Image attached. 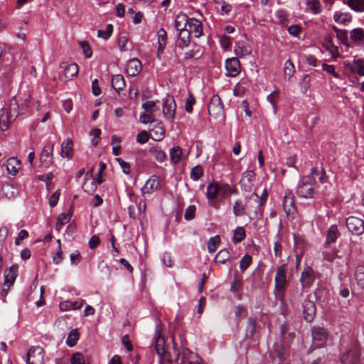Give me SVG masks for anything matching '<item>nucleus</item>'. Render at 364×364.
Masks as SVG:
<instances>
[{
  "mask_svg": "<svg viewBox=\"0 0 364 364\" xmlns=\"http://www.w3.org/2000/svg\"><path fill=\"white\" fill-rule=\"evenodd\" d=\"M314 175H319L316 168H312L309 175L300 178L296 185V194L300 198H314L317 193V183Z\"/></svg>",
  "mask_w": 364,
  "mask_h": 364,
  "instance_id": "obj_1",
  "label": "nucleus"
},
{
  "mask_svg": "<svg viewBox=\"0 0 364 364\" xmlns=\"http://www.w3.org/2000/svg\"><path fill=\"white\" fill-rule=\"evenodd\" d=\"M287 285V269L285 265L278 267L274 278V294L277 298H282Z\"/></svg>",
  "mask_w": 364,
  "mask_h": 364,
  "instance_id": "obj_2",
  "label": "nucleus"
},
{
  "mask_svg": "<svg viewBox=\"0 0 364 364\" xmlns=\"http://www.w3.org/2000/svg\"><path fill=\"white\" fill-rule=\"evenodd\" d=\"M208 113L215 119H224V108L220 97L218 95L212 97L208 105Z\"/></svg>",
  "mask_w": 364,
  "mask_h": 364,
  "instance_id": "obj_3",
  "label": "nucleus"
},
{
  "mask_svg": "<svg viewBox=\"0 0 364 364\" xmlns=\"http://www.w3.org/2000/svg\"><path fill=\"white\" fill-rule=\"evenodd\" d=\"M177 359H181V364H202L201 359L188 348L178 351Z\"/></svg>",
  "mask_w": 364,
  "mask_h": 364,
  "instance_id": "obj_4",
  "label": "nucleus"
},
{
  "mask_svg": "<svg viewBox=\"0 0 364 364\" xmlns=\"http://www.w3.org/2000/svg\"><path fill=\"white\" fill-rule=\"evenodd\" d=\"M44 351L41 347L31 348L26 355V364H43Z\"/></svg>",
  "mask_w": 364,
  "mask_h": 364,
  "instance_id": "obj_5",
  "label": "nucleus"
},
{
  "mask_svg": "<svg viewBox=\"0 0 364 364\" xmlns=\"http://www.w3.org/2000/svg\"><path fill=\"white\" fill-rule=\"evenodd\" d=\"M176 105L174 97L171 95H167L163 99V114L168 119H173L175 116Z\"/></svg>",
  "mask_w": 364,
  "mask_h": 364,
  "instance_id": "obj_6",
  "label": "nucleus"
},
{
  "mask_svg": "<svg viewBox=\"0 0 364 364\" xmlns=\"http://www.w3.org/2000/svg\"><path fill=\"white\" fill-rule=\"evenodd\" d=\"M54 144L51 142L47 143L40 156L41 166L43 168H48L53 164Z\"/></svg>",
  "mask_w": 364,
  "mask_h": 364,
  "instance_id": "obj_7",
  "label": "nucleus"
},
{
  "mask_svg": "<svg viewBox=\"0 0 364 364\" xmlns=\"http://www.w3.org/2000/svg\"><path fill=\"white\" fill-rule=\"evenodd\" d=\"M346 226L350 232L360 235L364 231V222L362 219L356 217H349L346 219Z\"/></svg>",
  "mask_w": 364,
  "mask_h": 364,
  "instance_id": "obj_8",
  "label": "nucleus"
},
{
  "mask_svg": "<svg viewBox=\"0 0 364 364\" xmlns=\"http://www.w3.org/2000/svg\"><path fill=\"white\" fill-rule=\"evenodd\" d=\"M190 44V35L188 31H182L178 33V37L176 41L175 53L176 55H181V51L187 48Z\"/></svg>",
  "mask_w": 364,
  "mask_h": 364,
  "instance_id": "obj_9",
  "label": "nucleus"
},
{
  "mask_svg": "<svg viewBox=\"0 0 364 364\" xmlns=\"http://www.w3.org/2000/svg\"><path fill=\"white\" fill-rule=\"evenodd\" d=\"M343 65L346 70L364 77V59H355L353 63L345 61Z\"/></svg>",
  "mask_w": 364,
  "mask_h": 364,
  "instance_id": "obj_10",
  "label": "nucleus"
},
{
  "mask_svg": "<svg viewBox=\"0 0 364 364\" xmlns=\"http://www.w3.org/2000/svg\"><path fill=\"white\" fill-rule=\"evenodd\" d=\"M315 279V272L310 267L304 269L301 275V284L304 289L310 288Z\"/></svg>",
  "mask_w": 364,
  "mask_h": 364,
  "instance_id": "obj_11",
  "label": "nucleus"
},
{
  "mask_svg": "<svg viewBox=\"0 0 364 364\" xmlns=\"http://www.w3.org/2000/svg\"><path fill=\"white\" fill-rule=\"evenodd\" d=\"M225 65L229 77H236L240 72V63L237 58H228Z\"/></svg>",
  "mask_w": 364,
  "mask_h": 364,
  "instance_id": "obj_12",
  "label": "nucleus"
},
{
  "mask_svg": "<svg viewBox=\"0 0 364 364\" xmlns=\"http://www.w3.org/2000/svg\"><path fill=\"white\" fill-rule=\"evenodd\" d=\"M312 339L317 347H321L327 339V332L321 327H314L312 328Z\"/></svg>",
  "mask_w": 364,
  "mask_h": 364,
  "instance_id": "obj_13",
  "label": "nucleus"
},
{
  "mask_svg": "<svg viewBox=\"0 0 364 364\" xmlns=\"http://www.w3.org/2000/svg\"><path fill=\"white\" fill-rule=\"evenodd\" d=\"M18 267L17 264L11 265L9 269L4 271V286L10 288L13 286L16 278L18 276Z\"/></svg>",
  "mask_w": 364,
  "mask_h": 364,
  "instance_id": "obj_14",
  "label": "nucleus"
},
{
  "mask_svg": "<svg viewBox=\"0 0 364 364\" xmlns=\"http://www.w3.org/2000/svg\"><path fill=\"white\" fill-rule=\"evenodd\" d=\"M304 318L307 322H311L316 314V306L313 301L306 299L303 302Z\"/></svg>",
  "mask_w": 364,
  "mask_h": 364,
  "instance_id": "obj_15",
  "label": "nucleus"
},
{
  "mask_svg": "<svg viewBox=\"0 0 364 364\" xmlns=\"http://www.w3.org/2000/svg\"><path fill=\"white\" fill-rule=\"evenodd\" d=\"M360 358V351L353 348L348 350L341 358V362L343 364H358Z\"/></svg>",
  "mask_w": 364,
  "mask_h": 364,
  "instance_id": "obj_16",
  "label": "nucleus"
},
{
  "mask_svg": "<svg viewBox=\"0 0 364 364\" xmlns=\"http://www.w3.org/2000/svg\"><path fill=\"white\" fill-rule=\"evenodd\" d=\"M141 63L137 58H132L127 63L126 71L129 76H136L141 72Z\"/></svg>",
  "mask_w": 364,
  "mask_h": 364,
  "instance_id": "obj_17",
  "label": "nucleus"
},
{
  "mask_svg": "<svg viewBox=\"0 0 364 364\" xmlns=\"http://www.w3.org/2000/svg\"><path fill=\"white\" fill-rule=\"evenodd\" d=\"M188 28L187 29L189 32V35L192 33L196 38H199L203 34L202 23L194 18H188V22L187 23Z\"/></svg>",
  "mask_w": 364,
  "mask_h": 364,
  "instance_id": "obj_18",
  "label": "nucleus"
},
{
  "mask_svg": "<svg viewBox=\"0 0 364 364\" xmlns=\"http://www.w3.org/2000/svg\"><path fill=\"white\" fill-rule=\"evenodd\" d=\"M255 176V173L252 170H247L242 173L240 184L242 188L245 191H250L251 190Z\"/></svg>",
  "mask_w": 364,
  "mask_h": 364,
  "instance_id": "obj_19",
  "label": "nucleus"
},
{
  "mask_svg": "<svg viewBox=\"0 0 364 364\" xmlns=\"http://www.w3.org/2000/svg\"><path fill=\"white\" fill-rule=\"evenodd\" d=\"M305 11L313 15H318L322 12V6L319 0H306Z\"/></svg>",
  "mask_w": 364,
  "mask_h": 364,
  "instance_id": "obj_20",
  "label": "nucleus"
},
{
  "mask_svg": "<svg viewBox=\"0 0 364 364\" xmlns=\"http://www.w3.org/2000/svg\"><path fill=\"white\" fill-rule=\"evenodd\" d=\"M159 178L155 176H152L146 181L144 186L142 188L143 193L149 194L156 191L159 187Z\"/></svg>",
  "mask_w": 364,
  "mask_h": 364,
  "instance_id": "obj_21",
  "label": "nucleus"
},
{
  "mask_svg": "<svg viewBox=\"0 0 364 364\" xmlns=\"http://www.w3.org/2000/svg\"><path fill=\"white\" fill-rule=\"evenodd\" d=\"M340 235L338 227L336 225H331L327 232L326 239L324 244V248H327L332 243L336 242L337 238Z\"/></svg>",
  "mask_w": 364,
  "mask_h": 364,
  "instance_id": "obj_22",
  "label": "nucleus"
},
{
  "mask_svg": "<svg viewBox=\"0 0 364 364\" xmlns=\"http://www.w3.org/2000/svg\"><path fill=\"white\" fill-rule=\"evenodd\" d=\"M234 53L239 58H242L251 53L250 47L244 41L235 43Z\"/></svg>",
  "mask_w": 364,
  "mask_h": 364,
  "instance_id": "obj_23",
  "label": "nucleus"
},
{
  "mask_svg": "<svg viewBox=\"0 0 364 364\" xmlns=\"http://www.w3.org/2000/svg\"><path fill=\"white\" fill-rule=\"evenodd\" d=\"M283 207L287 215L294 213L295 207L294 205L293 196L290 192H287L284 197Z\"/></svg>",
  "mask_w": 364,
  "mask_h": 364,
  "instance_id": "obj_24",
  "label": "nucleus"
},
{
  "mask_svg": "<svg viewBox=\"0 0 364 364\" xmlns=\"http://www.w3.org/2000/svg\"><path fill=\"white\" fill-rule=\"evenodd\" d=\"M157 39H158V50H157V55H160L163 53L167 40V33L164 28H161L157 31Z\"/></svg>",
  "mask_w": 364,
  "mask_h": 364,
  "instance_id": "obj_25",
  "label": "nucleus"
},
{
  "mask_svg": "<svg viewBox=\"0 0 364 364\" xmlns=\"http://www.w3.org/2000/svg\"><path fill=\"white\" fill-rule=\"evenodd\" d=\"M83 304L82 300L71 301H61L59 304V307L60 311H68L70 310H76L79 309L82 307Z\"/></svg>",
  "mask_w": 364,
  "mask_h": 364,
  "instance_id": "obj_26",
  "label": "nucleus"
},
{
  "mask_svg": "<svg viewBox=\"0 0 364 364\" xmlns=\"http://www.w3.org/2000/svg\"><path fill=\"white\" fill-rule=\"evenodd\" d=\"M151 138L156 141L162 140L165 136V130L161 122H157L150 130Z\"/></svg>",
  "mask_w": 364,
  "mask_h": 364,
  "instance_id": "obj_27",
  "label": "nucleus"
},
{
  "mask_svg": "<svg viewBox=\"0 0 364 364\" xmlns=\"http://www.w3.org/2000/svg\"><path fill=\"white\" fill-rule=\"evenodd\" d=\"M6 167L10 174L15 176L21 168V161L16 157H11L7 160Z\"/></svg>",
  "mask_w": 364,
  "mask_h": 364,
  "instance_id": "obj_28",
  "label": "nucleus"
},
{
  "mask_svg": "<svg viewBox=\"0 0 364 364\" xmlns=\"http://www.w3.org/2000/svg\"><path fill=\"white\" fill-rule=\"evenodd\" d=\"M60 67L64 69V75L67 79H72L78 74L79 69L76 63H63Z\"/></svg>",
  "mask_w": 364,
  "mask_h": 364,
  "instance_id": "obj_29",
  "label": "nucleus"
},
{
  "mask_svg": "<svg viewBox=\"0 0 364 364\" xmlns=\"http://www.w3.org/2000/svg\"><path fill=\"white\" fill-rule=\"evenodd\" d=\"M73 141L70 139H67L61 144L60 156L63 158L70 159L73 155Z\"/></svg>",
  "mask_w": 364,
  "mask_h": 364,
  "instance_id": "obj_30",
  "label": "nucleus"
},
{
  "mask_svg": "<svg viewBox=\"0 0 364 364\" xmlns=\"http://www.w3.org/2000/svg\"><path fill=\"white\" fill-rule=\"evenodd\" d=\"M188 22V17L185 14H179L176 16L174 26L176 29L179 32L182 31H188L186 27Z\"/></svg>",
  "mask_w": 364,
  "mask_h": 364,
  "instance_id": "obj_31",
  "label": "nucleus"
},
{
  "mask_svg": "<svg viewBox=\"0 0 364 364\" xmlns=\"http://www.w3.org/2000/svg\"><path fill=\"white\" fill-rule=\"evenodd\" d=\"M220 185L216 182L210 183L207 186L206 196L208 200H213L218 196Z\"/></svg>",
  "mask_w": 364,
  "mask_h": 364,
  "instance_id": "obj_32",
  "label": "nucleus"
},
{
  "mask_svg": "<svg viewBox=\"0 0 364 364\" xmlns=\"http://www.w3.org/2000/svg\"><path fill=\"white\" fill-rule=\"evenodd\" d=\"M112 86L117 92H119L125 86V80L122 75H115L112 77Z\"/></svg>",
  "mask_w": 364,
  "mask_h": 364,
  "instance_id": "obj_33",
  "label": "nucleus"
},
{
  "mask_svg": "<svg viewBox=\"0 0 364 364\" xmlns=\"http://www.w3.org/2000/svg\"><path fill=\"white\" fill-rule=\"evenodd\" d=\"M169 155L171 161L174 164H177L182 159L183 150L178 146H173L169 150Z\"/></svg>",
  "mask_w": 364,
  "mask_h": 364,
  "instance_id": "obj_34",
  "label": "nucleus"
},
{
  "mask_svg": "<svg viewBox=\"0 0 364 364\" xmlns=\"http://www.w3.org/2000/svg\"><path fill=\"white\" fill-rule=\"evenodd\" d=\"M350 38L355 43H360L364 40V31L363 28H356L350 32Z\"/></svg>",
  "mask_w": 364,
  "mask_h": 364,
  "instance_id": "obj_35",
  "label": "nucleus"
},
{
  "mask_svg": "<svg viewBox=\"0 0 364 364\" xmlns=\"http://www.w3.org/2000/svg\"><path fill=\"white\" fill-rule=\"evenodd\" d=\"M149 153L159 163L164 162L166 159V154L159 146L151 147Z\"/></svg>",
  "mask_w": 364,
  "mask_h": 364,
  "instance_id": "obj_36",
  "label": "nucleus"
},
{
  "mask_svg": "<svg viewBox=\"0 0 364 364\" xmlns=\"http://www.w3.org/2000/svg\"><path fill=\"white\" fill-rule=\"evenodd\" d=\"M345 4L355 12L361 13L364 11V0H347Z\"/></svg>",
  "mask_w": 364,
  "mask_h": 364,
  "instance_id": "obj_37",
  "label": "nucleus"
},
{
  "mask_svg": "<svg viewBox=\"0 0 364 364\" xmlns=\"http://www.w3.org/2000/svg\"><path fill=\"white\" fill-rule=\"evenodd\" d=\"M333 19L338 23L346 25L351 21L352 16L348 12L336 13L333 16Z\"/></svg>",
  "mask_w": 364,
  "mask_h": 364,
  "instance_id": "obj_38",
  "label": "nucleus"
},
{
  "mask_svg": "<svg viewBox=\"0 0 364 364\" xmlns=\"http://www.w3.org/2000/svg\"><path fill=\"white\" fill-rule=\"evenodd\" d=\"M71 219V215L70 213H61L57 220L55 230L60 232L63 225L68 223Z\"/></svg>",
  "mask_w": 364,
  "mask_h": 364,
  "instance_id": "obj_39",
  "label": "nucleus"
},
{
  "mask_svg": "<svg viewBox=\"0 0 364 364\" xmlns=\"http://www.w3.org/2000/svg\"><path fill=\"white\" fill-rule=\"evenodd\" d=\"M232 211L235 217L243 216L246 214L245 205L240 199L235 201L232 207Z\"/></svg>",
  "mask_w": 364,
  "mask_h": 364,
  "instance_id": "obj_40",
  "label": "nucleus"
},
{
  "mask_svg": "<svg viewBox=\"0 0 364 364\" xmlns=\"http://www.w3.org/2000/svg\"><path fill=\"white\" fill-rule=\"evenodd\" d=\"M323 46L330 53L331 58L333 59H336L339 55L338 47L334 46L331 40H326Z\"/></svg>",
  "mask_w": 364,
  "mask_h": 364,
  "instance_id": "obj_41",
  "label": "nucleus"
},
{
  "mask_svg": "<svg viewBox=\"0 0 364 364\" xmlns=\"http://www.w3.org/2000/svg\"><path fill=\"white\" fill-rule=\"evenodd\" d=\"M246 236L245 230L243 227H237L233 233L232 241L235 244L242 242Z\"/></svg>",
  "mask_w": 364,
  "mask_h": 364,
  "instance_id": "obj_42",
  "label": "nucleus"
},
{
  "mask_svg": "<svg viewBox=\"0 0 364 364\" xmlns=\"http://www.w3.org/2000/svg\"><path fill=\"white\" fill-rule=\"evenodd\" d=\"M9 119L8 112L4 108L0 109V129L6 130L9 127Z\"/></svg>",
  "mask_w": 364,
  "mask_h": 364,
  "instance_id": "obj_43",
  "label": "nucleus"
},
{
  "mask_svg": "<svg viewBox=\"0 0 364 364\" xmlns=\"http://www.w3.org/2000/svg\"><path fill=\"white\" fill-rule=\"evenodd\" d=\"M230 257V253L228 249H222L215 257V260L221 264L225 263Z\"/></svg>",
  "mask_w": 364,
  "mask_h": 364,
  "instance_id": "obj_44",
  "label": "nucleus"
},
{
  "mask_svg": "<svg viewBox=\"0 0 364 364\" xmlns=\"http://www.w3.org/2000/svg\"><path fill=\"white\" fill-rule=\"evenodd\" d=\"M220 243V238L218 235H215L211 237L207 243L208 250L210 253H213L215 252L217 247Z\"/></svg>",
  "mask_w": 364,
  "mask_h": 364,
  "instance_id": "obj_45",
  "label": "nucleus"
},
{
  "mask_svg": "<svg viewBox=\"0 0 364 364\" xmlns=\"http://www.w3.org/2000/svg\"><path fill=\"white\" fill-rule=\"evenodd\" d=\"M203 175V168L200 165L193 167L190 172V178L193 181H197Z\"/></svg>",
  "mask_w": 364,
  "mask_h": 364,
  "instance_id": "obj_46",
  "label": "nucleus"
},
{
  "mask_svg": "<svg viewBox=\"0 0 364 364\" xmlns=\"http://www.w3.org/2000/svg\"><path fill=\"white\" fill-rule=\"evenodd\" d=\"M78 339H79L78 331L77 329H73L69 333V335L66 339V343L68 346L73 347L76 344Z\"/></svg>",
  "mask_w": 364,
  "mask_h": 364,
  "instance_id": "obj_47",
  "label": "nucleus"
},
{
  "mask_svg": "<svg viewBox=\"0 0 364 364\" xmlns=\"http://www.w3.org/2000/svg\"><path fill=\"white\" fill-rule=\"evenodd\" d=\"M300 89L302 93L305 94L311 86V77L309 75H304L299 82Z\"/></svg>",
  "mask_w": 364,
  "mask_h": 364,
  "instance_id": "obj_48",
  "label": "nucleus"
},
{
  "mask_svg": "<svg viewBox=\"0 0 364 364\" xmlns=\"http://www.w3.org/2000/svg\"><path fill=\"white\" fill-rule=\"evenodd\" d=\"M92 187L90 188H88V187L87 186V184L85 183L82 185V188L85 192H88V193L93 192L96 190L97 185L101 184L102 182V175H97V176L96 178V181L93 178H92Z\"/></svg>",
  "mask_w": 364,
  "mask_h": 364,
  "instance_id": "obj_49",
  "label": "nucleus"
},
{
  "mask_svg": "<svg viewBox=\"0 0 364 364\" xmlns=\"http://www.w3.org/2000/svg\"><path fill=\"white\" fill-rule=\"evenodd\" d=\"M113 31V26L109 23L107 25L105 30H99L97 31V36L105 40H107Z\"/></svg>",
  "mask_w": 364,
  "mask_h": 364,
  "instance_id": "obj_50",
  "label": "nucleus"
},
{
  "mask_svg": "<svg viewBox=\"0 0 364 364\" xmlns=\"http://www.w3.org/2000/svg\"><path fill=\"white\" fill-rule=\"evenodd\" d=\"M295 72L294 65L292 62L289 59L285 62L284 64V75L285 77H288L290 79Z\"/></svg>",
  "mask_w": 364,
  "mask_h": 364,
  "instance_id": "obj_51",
  "label": "nucleus"
},
{
  "mask_svg": "<svg viewBox=\"0 0 364 364\" xmlns=\"http://www.w3.org/2000/svg\"><path fill=\"white\" fill-rule=\"evenodd\" d=\"M196 103V98L194 95L189 92L188 96L186 100L185 109L188 113L193 112V105Z\"/></svg>",
  "mask_w": 364,
  "mask_h": 364,
  "instance_id": "obj_52",
  "label": "nucleus"
},
{
  "mask_svg": "<svg viewBox=\"0 0 364 364\" xmlns=\"http://www.w3.org/2000/svg\"><path fill=\"white\" fill-rule=\"evenodd\" d=\"M355 278L359 285H364V266H358L355 270Z\"/></svg>",
  "mask_w": 364,
  "mask_h": 364,
  "instance_id": "obj_53",
  "label": "nucleus"
},
{
  "mask_svg": "<svg viewBox=\"0 0 364 364\" xmlns=\"http://www.w3.org/2000/svg\"><path fill=\"white\" fill-rule=\"evenodd\" d=\"M252 262V257L248 254L245 255L240 262V268L242 271L247 269Z\"/></svg>",
  "mask_w": 364,
  "mask_h": 364,
  "instance_id": "obj_54",
  "label": "nucleus"
},
{
  "mask_svg": "<svg viewBox=\"0 0 364 364\" xmlns=\"http://www.w3.org/2000/svg\"><path fill=\"white\" fill-rule=\"evenodd\" d=\"M141 107L146 112L153 114L156 109V102L155 101H147L143 103Z\"/></svg>",
  "mask_w": 364,
  "mask_h": 364,
  "instance_id": "obj_55",
  "label": "nucleus"
},
{
  "mask_svg": "<svg viewBox=\"0 0 364 364\" xmlns=\"http://www.w3.org/2000/svg\"><path fill=\"white\" fill-rule=\"evenodd\" d=\"M90 136H92L91 143L93 146L98 144L100 139L101 130L99 129H93L90 133Z\"/></svg>",
  "mask_w": 364,
  "mask_h": 364,
  "instance_id": "obj_56",
  "label": "nucleus"
},
{
  "mask_svg": "<svg viewBox=\"0 0 364 364\" xmlns=\"http://www.w3.org/2000/svg\"><path fill=\"white\" fill-rule=\"evenodd\" d=\"M116 161L120 166V167L122 170V172L124 173L129 174L131 172V166L128 162L124 161L123 159H122L120 158H117Z\"/></svg>",
  "mask_w": 364,
  "mask_h": 364,
  "instance_id": "obj_57",
  "label": "nucleus"
},
{
  "mask_svg": "<svg viewBox=\"0 0 364 364\" xmlns=\"http://www.w3.org/2000/svg\"><path fill=\"white\" fill-rule=\"evenodd\" d=\"M149 139V133L146 131H141L137 134L136 140L139 144H144L148 141Z\"/></svg>",
  "mask_w": 364,
  "mask_h": 364,
  "instance_id": "obj_58",
  "label": "nucleus"
},
{
  "mask_svg": "<svg viewBox=\"0 0 364 364\" xmlns=\"http://www.w3.org/2000/svg\"><path fill=\"white\" fill-rule=\"evenodd\" d=\"M71 364H85V358L82 353H75L73 355L71 360Z\"/></svg>",
  "mask_w": 364,
  "mask_h": 364,
  "instance_id": "obj_59",
  "label": "nucleus"
},
{
  "mask_svg": "<svg viewBox=\"0 0 364 364\" xmlns=\"http://www.w3.org/2000/svg\"><path fill=\"white\" fill-rule=\"evenodd\" d=\"M196 208L195 205H189L187 207L184 214V218L186 220H191L194 218Z\"/></svg>",
  "mask_w": 364,
  "mask_h": 364,
  "instance_id": "obj_60",
  "label": "nucleus"
},
{
  "mask_svg": "<svg viewBox=\"0 0 364 364\" xmlns=\"http://www.w3.org/2000/svg\"><path fill=\"white\" fill-rule=\"evenodd\" d=\"M322 254L324 259L328 262H332L334 260L335 258L338 257L336 251L335 250H323Z\"/></svg>",
  "mask_w": 364,
  "mask_h": 364,
  "instance_id": "obj_61",
  "label": "nucleus"
},
{
  "mask_svg": "<svg viewBox=\"0 0 364 364\" xmlns=\"http://www.w3.org/2000/svg\"><path fill=\"white\" fill-rule=\"evenodd\" d=\"M140 122L143 124H149L154 121L153 114L151 113H142L139 117Z\"/></svg>",
  "mask_w": 364,
  "mask_h": 364,
  "instance_id": "obj_62",
  "label": "nucleus"
},
{
  "mask_svg": "<svg viewBox=\"0 0 364 364\" xmlns=\"http://www.w3.org/2000/svg\"><path fill=\"white\" fill-rule=\"evenodd\" d=\"M71 264L77 265L81 259V255L78 250H75L70 255Z\"/></svg>",
  "mask_w": 364,
  "mask_h": 364,
  "instance_id": "obj_63",
  "label": "nucleus"
},
{
  "mask_svg": "<svg viewBox=\"0 0 364 364\" xmlns=\"http://www.w3.org/2000/svg\"><path fill=\"white\" fill-rule=\"evenodd\" d=\"M275 16L277 17V18L278 19V21L280 23H284V22L287 21V20L288 18L287 13L282 9H279V10L277 11L275 13Z\"/></svg>",
  "mask_w": 364,
  "mask_h": 364,
  "instance_id": "obj_64",
  "label": "nucleus"
}]
</instances>
